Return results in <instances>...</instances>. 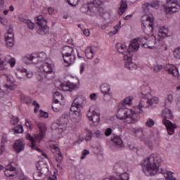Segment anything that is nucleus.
I'll return each instance as SVG.
<instances>
[{
  "instance_id": "f257e3e1",
  "label": "nucleus",
  "mask_w": 180,
  "mask_h": 180,
  "mask_svg": "<svg viewBox=\"0 0 180 180\" xmlns=\"http://www.w3.org/2000/svg\"><path fill=\"white\" fill-rule=\"evenodd\" d=\"M162 162L161 155L154 153L142 161V171L146 176H154L158 172Z\"/></svg>"
},
{
  "instance_id": "f03ea898",
  "label": "nucleus",
  "mask_w": 180,
  "mask_h": 180,
  "mask_svg": "<svg viewBox=\"0 0 180 180\" xmlns=\"http://www.w3.org/2000/svg\"><path fill=\"white\" fill-rule=\"evenodd\" d=\"M115 49L120 54H122L124 67L128 70H136L137 66L136 65V63H134L131 61V58H133V52L129 51L127 46L122 43H117Z\"/></svg>"
},
{
  "instance_id": "7ed1b4c3",
  "label": "nucleus",
  "mask_w": 180,
  "mask_h": 180,
  "mask_svg": "<svg viewBox=\"0 0 180 180\" xmlns=\"http://www.w3.org/2000/svg\"><path fill=\"white\" fill-rule=\"evenodd\" d=\"M102 5L101 0H93L87 6H83L81 8V11L83 13H87L90 16H95L96 15H101L103 16L105 15V10L101 7Z\"/></svg>"
},
{
  "instance_id": "20e7f679",
  "label": "nucleus",
  "mask_w": 180,
  "mask_h": 180,
  "mask_svg": "<svg viewBox=\"0 0 180 180\" xmlns=\"http://www.w3.org/2000/svg\"><path fill=\"white\" fill-rule=\"evenodd\" d=\"M141 95L142 99L138 105V109L140 110L139 113H143V108L144 109H149V108H153L155 105L160 103V99L157 97H151V94L148 91H143Z\"/></svg>"
},
{
  "instance_id": "39448f33",
  "label": "nucleus",
  "mask_w": 180,
  "mask_h": 180,
  "mask_svg": "<svg viewBox=\"0 0 180 180\" xmlns=\"http://www.w3.org/2000/svg\"><path fill=\"white\" fill-rule=\"evenodd\" d=\"M116 116L120 120H125L128 124H133L139 122L137 113L131 110L125 108L124 106L118 110Z\"/></svg>"
},
{
  "instance_id": "423d86ee",
  "label": "nucleus",
  "mask_w": 180,
  "mask_h": 180,
  "mask_svg": "<svg viewBox=\"0 0 180 180\" xmlns=\"http://www.w3.org/2000/svg\"><path fill=\"white\" fill-rule=\"evenodd\" d=\"M162 116L163 119V124L166 127L169 136H172L175 132V128L176 127L175 124L169 121V120H172L174 117L172 112H171V110L168 108H165L162 110Z\"/></svg>"
},
{
  "instance_id": "0eeeda50",
  "label": "nucleus",
  "mask_w": 180,
  "mask_h": 180,
  "mask_svg": "<svg viewBox=\"0 0 180 180\" xmlns=\"http://www.w3.org/2000/svg\"><path fill=\"white\" fill-rule=\"evenodd\" d=\"M37 171L33 173L35 180H44L49 176V165L43 162L36 163Z\"/></svg>"
},
{
  "instance_id": "6e6552de",
  "label": "nucleus",
  "mask_w": 180,
  "mask_h": 180,
  "mask_svg": "<svg viewBox=\"0 0 180 180\" xmlns=\"http://www.w3.org/2000/svg\"><path fill=\"white\" fill-rule=\"evenodd\" d=\"M41 58H46V53H30L25 55L22 58V61L27 65H30L32 64H37L39 61H41Z\"/></svg>"
},
{
  "instance_id": "1a4fd4ad",
  "label": "nucleus",
  "mask_w": 180,
  "mask_h": 180,
  "mask_svg": "<svg viewBox=\"0 0 180 180\" xmlns=\"http://www.w3.org/2000/svg\"><path fill=\"white\" fill-rule=\"evenodd\" d=\"M68 120H70V115L68 113H64L59 120L57 121V123L52 124L51 128L53 130H58L61 133V131H64L67 129Z\"/></svg>"
},
{
  "instance_id": "9d476101",
  "label": "nucleus",
  "mask_w": 180,
  "mask_h": 180,
  "mask_svg": "<svg viewBox=\"0 0 180 180\" xmlns=\"http://www.w3.org/2000/svg\"><path fill=\"white\" fill-rule=\"evenodd\" d=\"M95 105H92L89 109L87 112V117L90 122H92L93 126H98L101 122V113L95 111Z\"/></svg>"
},
{
  "instance_id": "9b49d317",
  "label": "nucleus",
  "mask_w": 180,
  "mask_h": 180,
  "mask_svg": "<svg viewBox=\"0 0 180 180\" xmlns=\"http://www.w3.org/2000/svg\"><path fill=\"white\" fill-rule=\"evenodd\" d=\"M114 169L120 174V176H122L124 179H126V178L129 179V176H127V171H129V167H127V164L126 162L122 160L117 162L114 165Z\"/></svg>"
},
{
  "instance_id": "f8f14e48",
  "label": "nucleus",
  "mask_w": 180,
  "mask_h": 180,
  "mask_svg": "<svg viewBox=\"0 0 180 180\" xmlns=\"http://www.w3.org/2000/svg\"><path fill=\"white\" fill-rule=\"evenodd\" d=\"M37 24L39 26L37 33L39 34L44 35L49 33V27L47 26V21L44 20L42 15L37 17Z\"/></svg>"
},
{
  "instance_id": "ddd939ff",
  "label": "nucleus",
  "mask_w": 180,
  "mask_h": 180,
  "mask_svg": "<svg viewBox=\"0 0 180 180\" xmlns=\"http://www.w3.org/2000/svg\"><path fill=\"white\" fill-rule=\"evenodd\" d=\"M167 6L165 7L166 13H174L178 12L180 8V0H166Z\"/></svg>"
},
{
  "instance_id": "4468645a",
  "label": "nucleus",
  "mask_w": 180,
  "mask_h": 180,
  "mask_svg": "<svg viewBox=\"0 0 180 180\" xmlns=\"http://www.w3.org/2000/svg\"><path fill=\"white\" fill-rule=\"evenodd\" d=\"M143 47L145 49H154L160 44V39H157L155 36H151L149 38V40H147V38H142L141 39Z\"/></svg>"
},
{
  "instance_id": "2eb2a0df",
  "label": "nucleus",
  "mask_w": 180,
  "mask_h": 180,
  "mask_svg": "<svg viewBox=\"0 0 180 180\" xmlns=\"http://www.w3.org/2000/svg\"><path fill=\"white\" fill-rule=\"evenodd\" d=\"M53 68H54V65L47 62L43 63L39 67V72H41V74H53V75H54Z\"/></svg>"
},
{
  "instance_id": "dca6fc26",
  "label": "nucleus",
  "mask_w": 180,
  "mask_h": 180,
  "mask_svg": "<svg viewBox=\"0 0 180 180\" xmlns=\"http://www.w3.org/2000/svg\"><path fill=\"white\" fill-rule=\"evenodd\" d=\"M37 126L39 129V133L35 136L34 139L37 141H41V140L44 139L46 131H47V127L46 126V124L43 122H38Z\"/></svg>"
},
{
  "instance_id": "f3484780",
  "label": "nucleus",
  "mask_w": 180,
  "mask_h": 180,
  "mask_svg": "<svg viewBox=\"0 0 180 180\" xmlns=\"http://www.w3.org/2000/svg\"><path fill=\"white\" fill-rule=\"evenodd\" d=\"M134 133L136 136L139 137L141 141H144L147 147H149V148H153V141H148V139L144 137V132L143 131V129H136Z\"/></svg>"
},
{
  "instance_id": "a211bd4d",
  "label": "nucleus",
  "mask_w": 180,
  "mask_h": 180,
  "mask_svg": "<svg viewBox=\"0 0 180 180\" xmlns=\"http://www.w3.org/2000/svg\"><path fill=\"white\" fill-rule=\"evenodd\" d=\"M4 37L7 47H13V40L15 38L13 29L9 28L7 33L4 34Z\"/></svg>"
},
{
  "instance_id": "6ab92c4d",
  "label": "nucleus",
  "mask_w": 180,
  "mask_h": 180,
  "mask_svg": "<svg viewBox=\"0 0 180 180\" xmlns=\"http://www.w3.org/2000/svg\"><path fill=\"white\" fill-rule=\"evenodd\" d=\"M70 110L71 112H73V118H72V121L74 122V123H79V122H81V117L82 116V114L81 113V109H78L74 106H72L70 108Z\"/></svg>"
},
{
  "instance_id": "aec40b11",
  "label": "nucleus",
  "mask_w": 180,
  "mask_h": 180,
  "mask_svg": "<svg viewBox=\"0 0 180 180\" xmlns=\"http://www.w3.org/2000/svg\"><path fill=\"white\" fill-rule=\"evenodd\" d=\"M141 21L144 27H146V25H148V27L151 29V32L154 30V18L144 15L141 18Z\"/></svg>"
},
{
  "instance_id": "412c9836",
  "label": "nucleus",
  "mask_w": 180,
  "mask_h": 180,
  "mask_svg": "<svg viewBox=\"0 0 180 180\" xmlns=\"http://www.w3.org/2000/svg\"><path fill=\"white\" fill-rule=\"evenodd\" d=\"M4 174L6 176L11 177L15 176V170L16 167H15V162H11L9 165H6L5 167Z\"/></svg>"
},
{
  "instance_id": "4be33fe9",
  "label": "nucleus",
  "mask_w": 180,
  "mask_h": 180,
  "mask_svg": "<svg viewBox=\"0 0 180 180\" xmlns=\"http://www.w3.org/2000/svg\"><path fill=\"white\" fill-rule=\"evenodd\" d=\"M25 146H26V143H25L24 141H22L20 139L15 141L13 145V149L15 153H17V154H19V153H21V151H23V150H25Z\"/></svg>"
},
{
  "instance_id": "5701e85b",
  "label": "nucleus",
  "mask_w": 180,
  "mask_h": 180,
  "mask_svg": "<svg viewBox=\"0 0 180 180\" xmlns=\"http://www.w3.org/2000/svg\"><path fill=\"white\" fill-rule=\"evenodd\" d=\"M166 72L169 75H172L174 78H178L179 77V71L176 66L174 65H169L166 68Z\"/></svg>"
},
{
  "instance_id": "b1692460",
  "label": "nucleus",
  "mask_w": 180,
  "mask_h": 180,
  "mask_svg": "<svg viewBox=\"0 0 180 180\" xmlns=\"http://www.w3.org/2000/svg\"><path fill=\"white\" fill-rule=\"evenodd\" d=\"M26 139H27V140H29L30 141H31L32 148H33L34 150H37L40 153H42V155H44V157L47 158V155H46V153H44L41 149L38 148V147L36 145V141H34V138H33V136H32V135H30V134H27L26 135Z\"/></svg>"
},
{
  "instance_id": "393cba45",
  "label": "nucleus",
  "mask_w": 180,
  "mask_h": 180,
  "mask_svg": "<svg viewBox=\"0 0 180 180\" xmlns=\"http://www.w3.org/2000/svg\"><path fill=\"white\" fill-rule=\"evenodd\" d=\"M53 148L55 150V160L56 162H58V164H61L64 160V155H63L61 151H60V148L53 146Z\"/></svg>"
},
{
  "instance_id": "a878e982",
  "label": "nucleus",
  "mask_w": 180,
  "mask_h": 180,
  "mask_svg": "<svg viewBox=\"0 0 180 180\" xmlns=\"http://www.w3.org/2000/svg\"><path fill=\"white\" fill-rule=\"evenodd\" d=\"M63 58L65 64V67H69V65H71V64L75 61V54L72 53L70 55H63Z\"/></svg>"
},
{
  "instance_id": "bb28decb",
  "label": "nucleus",
  "mask_w": 180,
  "mask_h": 180,
  "mask_svg": "<svg viewBox=\"0 0 180 180\" xmlns=\"http://www.w3.org/2000/svg\"><path fill=\"white\" fill-rule=\"evenodd\" d=\"M111 140L113 142L115 148H123V141H122V138H120V136L113 135V137L111 138Z\"/></svg>"
},
{
  "instance_id": "cd10ccee",
  "label": "nucleus",
  "mask_w": 180,
  "mask_h": 180,
  "mask_svg": "<svg viewBox=\"0 0 180 180\" xmlns=\"http://www.w3.org/2000/svg\"><path fill=\"white\" fill-rule=\"evenodd\" d=\"M169 32V30H168V28L165 27H161L158 33V37H160V39H167V37H168Z\"/></svg>"
},
{
  "instance_id": "c85d7f7f",
  "label": "nucleus",
  "mask_w": 180,
  "mask_h": 180,
  "mask_svg": "<svg viewBox=\"0 0 180 180\" xmlns=\"http://www.w3.org/2000/svg\"><path fill=\"white\" fill-rule=\"evenodd\" d=\"M127 1L126 0H122V1L120 4V8L118 10V15L120 16H122V15H123V13H124V12H126V11H127Z\"/></svg>"
},
{
  "instance_id": "c756f323",
  "label": "nucleus",
  "mask_w": 180,
  "mask_h": 180,
  "mask_svg": "<svg viewBox=\"0 0 180 180\" xmlns=\"http://www.w3.org/2000/svg\"><path fill=\"white\" fill-rule=\"evenodd\" d=\"M84 105V98L79 97L75 99L74 102L72 103V106L73 108H76V109H82V105Z\"/></svg>"
},
{
  "instance_id": "7c9ffc66",
  "label": "nucleus",
  "mask_w": 180,
  "mask_h": 180,
  "mask_svg": "<svg viewBox=\"0 0 180 180\" xmlns=\"http://www.w3.org/2000/svg\"><path fill=\"white\" fill-rule=\"evenodd\" d=\"M62 56H70L74 54V48L70 46H65L61 51Z\"/></svg>"
},
{
  "instance_id": "2f4dec72",
  "label": "nucleus",
  "mask_w": 180,
  "mask_h": 180,
  "mask_svg": "<svg viewBox=\"0 0 180 180\" xmlns=\"http://www.w3.org/2000/svg\"><path fill=\"white\" fill-rule=\"evenodd\" d=\"M140 49V44H139V41L136 39H134L131 41L129 45V50L133 53V51H137Z\"/></svg>"
},
{
  "instance_id": "473e14b6",
  "label": "nucleus",
  "mask_w": 180,
  "mask_h": 180,
  "mask_svg": "<svg viewBox=\"0 0 180 180\" xmlns=\"http://www.w3.org/2000/svg\"><path fill=\"white\" fill-rule=\"evenodd\" d=\"M101 92L105 95H110V86L108 84H103L101 86Z\"/></svg>"
},
{
  "instance_id": "72a5a7b5",
  "label": "nucleus",
  "mask_w": 180,
  "mask_h": 180,
  "mask_svg": "<svg viewBox=\"0 0 180 180\" xmlns=\"http://www.w3.org/2000/svg\"><path fill=\"white\" fill-rule=\"evenodd\" d=\"M60 87L62 88L63 91H72L74 88H75V85L72 83H67V84H60Z\"/></svg>"
},
{
  "instance_id": "f704fd0d",
  "label": "nucleus",
  "mask_w": 180,
  "mask_h": 180,
  "mask_svg": "<svg viewBox=\"0 0 180 180\" xmlns=\"http://www.w3.org/2000/svg\"><path fill=\"white\" fill-rule=\"evenodd\" d=\"M85 54L88 60H92V58H94V51H92V47H87L85 50Z\"/></svg>"
},
{
  "instance_id": "c9c22d12",
  "label": "nucleus",
  "mask_w": 180,
  "mask_h": 180,
  "mask_svg": "<svg viewBox=\"0 0 180 180\" xmlns=\"http://www.w3.org/2000/svg\"><path fill=\"white\" fill-rule=\"evenodd\" d=\"M22 23L26 25L27 27L30 29V30H33V29L36 27V25L33 22H32V20H30L24 19L22 20Z\"/></svg>"
},
{
  "instance_id": "e433bc0d",
  "label": "nucleus",
  "mask_w": 180,
  "mask_h": 180,
  "mask_svg": "<svg viewBox=\"0 0 180 180\" xmlns=\"http://www.w3.org/2000/svg\"><path fill=\"white\" fill-rule=\"evenodd\" d=\"M53 99L56 103H58L60 100L64 99V96H63L62 94H60V92L56 91L53 93Z\"/></svg>"
},
{
  "instance_id": "4c0bfd02",
  "label": "nucleus",
  "mask_w": 180,
  "mask_h": 180,
  "mask_svg": "<svg viewBox=\"0 0 180 180\" xmlns=\"http://www.w3.org/2000/svg\"><path fill=\"white\" fill-rule=\"evenodd\" d=\"M20 99H21L22 102H24V103H26L27 105L32 103V98H30V97H29L25 94H21Z\"/></svg>"
},
{
  "instance_id": "58836bf2",
  "label": "nucleus",
  "mask_w": 180,
  "mask_h": 180,
  "mask_svg": "<svg viewBox=\"0 0 180 180\" xmlns=\"http://www.w3.org/2000/svg\"><path fill=\"white\" fill-rule=\"evenodd\" d=\"M142 9L145 13H150V11H151L152 8L149 3H145L142 6Z\"/></svg>"
},
{
  "instance_id": "ea45409f",
  "label": "nucleus",
  "mask_w": 180,
  "mask_h": 180,
  "mask_svg": "<svg viewBox=\"0 0 180 180\" xmlns=\"http://www.w3.org/2000/svg\"><path fill=\"white\" fill-rule=\"evenodd\" d=\"M165 177L166 180H176V179L174 176V173L171 172H168L165 174Z\"/></svg>"
},
{
  "instance_id": "a19ab883",
  "label": "nucleus",
  "mask_w": 180,
  "mask_h": 180,
  "mask_svg": "<svg viewBox=\"0 0 180 180\" xmlns=\"http://www.w3.org/2000/svg\"><path fill=\"white\" fill-rule=\"evenodd\" d=\"M122 25V21H120L119 24L114 27V29L115 31L111 32L109 33L110 36H112V34H116V33H117V32H119V30H120L122 26L120 25Z\"/></svg>"
},
{
  "instance_id": "79ce46f5",
  "label": "nucleus",
  "mask_w": 180,
  "mask_h": 180,
  "mask_svg": "<svg viewBox=\"0 0 180 180\" xmlns=\"http://www.w3.org/2000/svg\"><path fill=\"white\" fill-rule=\"evenodd\" d=\"M103 180H129V179L127 178H123V176H117V177H110V178H105Z\"/></svg>"
},
{
  "instance_id": "37998d69",
  "label": "nucleus",
  "mask_w": 180,
  "mask_h": 180,
  "mask_svg": "<svg viewBox=\"0 0 180 180\" xmlns=\"http://www.w3.org/2000/svg\"><path fill=\"white\" fill-rule=\"evenodd\" d=\"M154 124H155V122L153 120L149 118L147 122H146V125L147 126V127H153V126H154Z\"/></svg>"
},
{
  "instance_id": "c03bdc74",
  "label": "nucleus",
  "mask_w": 180,
  "mask_h": 180,
  "mask_svg": "<svg viewBox=\"0 0 180 180\" xmlns=\"http://www.w3.org/2000/svg\"><path fill=\"white\" fill-rule=\"evenodd\" d=\"M133 101V96L127 97L124 99L123 102L124 105H131V101Z\"/></svg>"
},
{
  "instance_id": "a18cd8bd",
  "label": "nucleus",
  "mask_w": 180,
  "mask_h": 180,
  "mask_svg": "<svg viewBox=\"0 0 180 180\" xmlns=\"http://www.w3.org/2000/svg\"><path fill=\"white\" fill-rule=\"evenodd\" d=\"M14 131L15 133H23V125H18L14 127Z\"/></svg>"
},
{
  "instance_id": "49530a36",
  "label": "nucleus",
  "mask_w": 180,
  "mask_h": 180,
  "mask_svg": "<svg viewBox=\"0 0 180 180\" xmlns=\"http://www.w3.org/2000/svg\"><path fill=\"white\" fill-rule=\"evenodd\" d=\"M8 70V67H6V64L3 62L2 60L0 59V71H6Z\"/></svg>"
},
{
  "instance_id": "de8ad7c7",
  "label": "nucleus",
  "mask_w": 180,
  "mask_h": 180,
  "mask_svg": "<svg viewBox=\"0 0 180 180\" xmlns=\"http://www.w3.org/2000/svg\"><path fill=\"white\" fill-rule=\"evenodd\" d=\"M162 70V65H156L153 67L154 72H160Z\"/></svg>"
},
{
  "instance_id": "09e8293b",
  "label": "nucleus",
  "mask_w": 180,
  "mask_h": 180,
  "mask_svg": "<svg viewBox=\"0 0 180 180\" xmlns=\"http://www.w3.org/2000/svg\"><path fill=\"white\" fill-rule=\"evenodd\" d=\"M5 88L9 89V91H14V89H16V88H18V86H16V84H11V85L5 84Z\"/></svg>"
},
{
  "instance_id": "8fccbe9b",
  "label": "nucleus",
  "mask_w": 180,
  "mask_h": 180,
  "mask_svg": "<svg viewBox=\"0 0 180 180\" xmlns=\"http://www.w3.org/2000/svg\"><path fill=\"white\" fill-rule=\"evenodd\" d=\"M33 106H34V113H37V112H39L40 105L39 104V103H37V101H33Z\"/></svg>"
},
{
  "instance_id": "3c124183",
  "label": "nucleus",
  "mask_w": 180,
  "mask_h": 180,
  "mask_svg": "<svg viewBox=\"0 0 180 180\" xmlns=\"http://www.w3.org/2000/svg\"><path fill=\"white\" fill-rule=\"evenodd\" d=\"M52 109L53 112H60L61 110V108L57 105V103L55 102V104L52 105Z\"/></svg>"
},
{
  "instance_id": "603ef678",
  "label": "nucleus",
  "mask_w": 180,
  "mask_h": 180,
  "mask_svg": "<svg viewBox=\"0 0 180 180\" xmlns=\"http://www.w3.org/2000/svg\"><path fill=\"white\" fill-rule=\"evenodd\" d=\"M150 6L151 8H155L157 9L160 6V3H158V1H153V3L150 4Z\"/></svg>"
},
{
  "instance_id": "864d4df0",
  "label": "nucleus",
  "mask_w": 180,
  "mask_h": 180,
  "mask_svg": "<svg viewBox=\"0 0 180 180\" xmlns=\"http://www.w3.org/2000/svg\"><path fill=\"white\" fill-rule=\"evenodd\" d=\"M172 101H174V96H172V95H168L165 101V105H167V103H168V102H169V103H172Z\"/></svg>"
},
{
  "instance_id": "5fc2aeb1",
  "label": "nucleus",
  "mask_w": 180,
  "mask_h": 180,
  "mask_svg": "<svg viewBox=\"0 0 180 180\" xmlns=\"http://www.w3.org/2000/svg\"><path fill=\"white\" fill-rule=\"evenodd\" d=\"M89 150L84 149L82 151V155L81 156V160H85V156L89 155Z\"/></svg>"
},
{
  "instance_id": "6e6d98bb",
  "label": "nucleus",
  "mask_w": 180,
  "mask_h": 180,
  "mask_svg": "<svg viewBox=\"0 0 180 180\" xmlns=\"http://www.w3.org/2000/svg\"><path fill=\"white\" fill-rule=\"evenodd\" d=\"M1 154H4L6 151V144L1 143Z\"/></svg>"
},
{
  "instance_id": "4d7b16f0",
  "label": "nucleus",
  "mask_w": 180,
  "mask_h": 180,
  "mask_svg": "<svg viewBox=\"0 0 180 180\" xmlns=\"http://www.w3.org/2000/svg\"><path fill=\"white\" fill-rule=\"evenodd\" d=\"M174 56L176 58H180V47L174 51Z\"/></svg>"
},
{
  "instance_id": "13d9d810",
  "label": "nucleus",
  "mask_w": 180,
  "mask_h": 180,
  "mask_svg": "<svg viewBox=\"0 0 180 180\" xmlns=\"http://www.w3.org/2000/svg\"><path fill=\"white\" fill-rule=\"evenodd\" d=\"M11 123L12 124H18V123H19V118L16 117H13L11 118Z\"/></svg>"
},
{
  "instance_id": "bf43d9fd",
  "label": "nucleus",
  "mask_w": 180,
  "mask_h": 180,
  "mask_svg": "<svg viewBox=\"0 0 180 180\" xmlns=\"http://www.w3.org/2000/svg\"><path fill=\"white\" fill-rule=\"evenodd\" d=\"M8 64H10L11 67H15V64H16V60L15 58H12L8 60Z\"/></svg>"
},
{
  "instance_id": "052dcab7",
  "label": "nucleus",
  "mask_w": 180,
  "mask_h": 180,
  "mask_svg": "<svg viewBox=\"0 0 180 180\" xmlns=\"http://www.w3.org/2000/svg\"><path fill=\"white\" fill-rule=\"evenodd\" d=\"M7 82H10V84H15V81H13V77L11 75L6 76Z\"/></svg>"
},
{
  "instance_id": "680f3d73",
  "label": "nucleus",
  "mask_w": 180,
  "mask_h": 180,
  "mask_svg": "<svg viewBox=\"0 0 180 180\" xmlns=\"http://www.w3.org/2000/svg\"><path fill=\"white\" fill-rule=\"evenodd\" d=\"M25 126H26V127H28V129H30V130H32V121L26 120Z\"/></svg>"
},
{
  "instance_id": "e2e57ef3",
  "label": "nucleus",
  "mask_w": 180,
  "mask_h": 180,
  "mask_svg": "<svg viewBox=\"0 0 180 180\" xmlns=\"http://www.w3.org/2000/svg\"><path fill=\"white\" fill-rule=\"evenodd\" d=\"M8 141V136L6 135H3L1 138V144H5Z\"/></svg>"
},
{
  "instance_id": "0e129e2a",
  "label": "nucleus",
  "mask_w": 180,
  "mask_h": 180,
  "mask_svg": "<svg viewBox=\"0 0 180 180\" xmlns=\"http://www.w3.org/2000/svg\"><path fill=\"white\" fill-rule=\"evenodd\" d=\"M89 98L91 99V101H96V99L98 98L96 97V94H95V93L91 94L89 96Z\"/></svg>"
},
{
  "instance_id": "69168bd1",
  "label": "nucleus",
  "mask_w": 180,
  "mask_h": 180,
  "mask_svg": "<svg viewBox=\"0 0 180 180\" xmlns=\"http://www.w3.org/2000/svg\"><path fill=\"white\" fill-rule=\"evenodd\" d=\"M89 135H87L86 137H85V141H89L91 139H92V132L91 131H89Z\"/></svg>"
},
{
  "instance_id": "338daca9",
  "label": "nucleus",
  "mask_w": 180,
  "mask_h": 180,
  "mask_svg": "<svg viewBox=\"0 0 180 180\" xmlns=\"http://www.w3.org/2000/svg\"><path fill=\"white\" fill-rule=\"evenodd\" d=\"M83 34H84V36H89V34H91V32H89V29H84L83 30Z\"/></svg>"
},
{
  "instance_id": "774afa93",
  "label": "nucleus",
  "mask_w": 180,
  "mask_h": 180,
  "mask_svg": "<svg viewBox=\"0 0 180 180\" xmlns=\"http://www.w3.org/2000/svg\"><path fill=\"white\" fill-rule=\"evenodd\" d=\"M110 134H112V129L108 128L105 130V135L108 136Z\"/></svg>"
}]
</instances>
